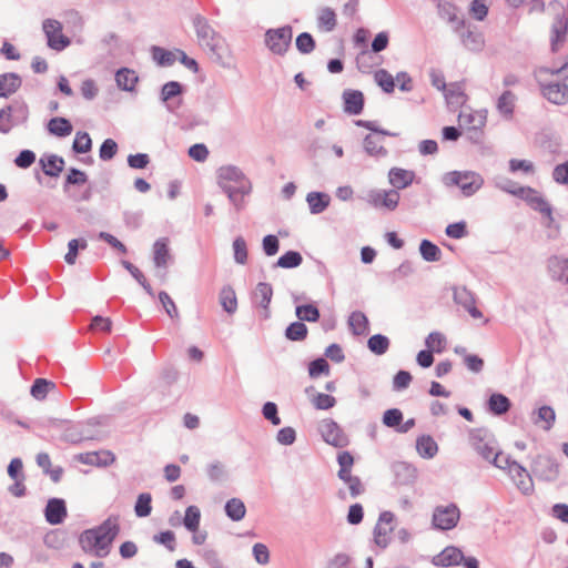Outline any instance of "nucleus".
<instances>
[{"label": "nucleus", "mask_w": 568, "mask_h": 568, "mask_svg": "<svg viewBox=\"0 0 568 568\" xmlns=\"http://www.w3.org/2000/svg\"><path fill=\"white\" fill-rule=\"evenodd\" d=\"M120 532L118 517H109L98 527L84 530L79 537L81 549L89 555L104 558Z\"/></svg>", "instance_id": "1"}, {"label": "nucleus", "mask_w": 568, "mask_h": 568, "mask_svg": "<svg viewBox=\"0 0 568 568\" xmlns=\"http://www.w3.org/2000/svg\"><path fill=\"white\" fill-rule=\"evenodd\" d=\"M442 182L445 186H458L464 196L469 197L476 194L484 185V178L475 171H450L443 175Z\"/></svg>", "instance_id": "2"}, {"label": "nucleus", "mask_w": 568, "mask_h": 568, "mask_svg": "<svg viewBox=\"0 0 568 568\" xmlns=\"http://www.w3.org/2000/svg\"><path fill=\"white\" fill-rule=\"evenodd\" d=\"M469 443L477 454L487 462H490L495 453L498 450L497 442L488 428L481 427L470 429Z\"/></svg>", "instance_id": "3"}, {"label": "nucleus", "mask_w": 568, "mask_h": 568, "mask_svg": "<svg viewBox=\"0 0 568 568\" xmlns=\"http://www.w3.org/2000/svg\"><path fill=\"white\" fill-rule=\"evenodd\" d=\"M293 38V28L288 24L276 29H268L264 34V44L274 54L283 57L290 49Z\"/></svg>", "instance_id": "4"}, {"label": "nucleus", "mask_w": 568, "mask_h": 568, "mask_svg": "<svg viewBox=\"0 0 568 568\" xmlns=\"http://www.w3.org/2000/svg\"><path fill=\"white\" fill-rule=\"evenodd\" d=\"M97 422L90 419L88 422L77 423L65 428L63 439L68 443L77 444L83 440H101L103 433L97 428Z\"/></svg>", "instance_id": "5"}, {"label": "nucleus", "mask_w": 568, "mask_h": 568, "mask_svg": "<svg viewBox=\"0 0 568 568\" xmlns=\"http://www.w3.org/2000/svg\"><path fill=\"white\" fill-rule=\"evenodd\" d=\"M63 26L57 19H44L42 31L47 38V45L54 51H62L71 44L70 38L62 33Z\"/></svg>", "instance_id": "6"}, {"label": "nucleus", "mask_w": 568, "mask_h": 568, "mask_svg": "<svg viewBox=\"0 0 568 568\" xmlns=\"http://www.w3.org/2000/svg\"><path fill=\"white\" fill-rule=\"evenodd\" d=\"M460 519V510L454 503L447 506H436L433 511L432 524L438 530L455 528Z\"/></svg>", "instance_id": "7"}, {"label": "nucleus", "mask_w": 568, "mask_h": 568, "mask_svg": "<svg viewBox=\"0 0 568 568\" xmlns=\"http://www.w3.org/2000/svg\"><path fill=\"white\" fill-rule=\"evenodd\" d=\"M192 23L200 45L205 47L213 52L216 51L220 36L211 27L209 20L201 14H194L192 17Z\"/></svg>", "instance_id": "8"}, {"label": "nucleus", "mask_w": 568, "mask_h": 568, "mask_svg": "<svg viewBox=\"0 0 568 568\" xmlns=\"http://www.w3.org/2000/svg\"><path fill=\"white\" fill-rule=\"evenodd\" d=\"M318 430L324 442L328 445L338 448H343L348 445V437L333 419H323L318 425Z\"/></svg>", "instance_id": "9"}, {"label": "nucleus", "mask_w": 568, "mask_h": 568, "mask_svg": "<svg viewBox=\"0 0 568 568\" xmlns=\"http://www.w3.org/2000/svg\"><path fill=\"white\" fill-rule=\"evenodd\" d=\"M532 471L540 479L551 483L559 478L560 465L555 458L550 456L539 455L534 460Z\"/></svg>", "instance_id": "10"}, {"label": "nucleus", "mask_w": 568, "mask_h": 568, "mask_svg": "<svg viewBox=\"0 0 568 568\" xmlns=\"http://www.w3.org/2000/svg\"><path fill=\"white\" fill-rule=\"evenodd\" d=\"M518 190L519 194L517 197L526 201L535 211L545 214L550 222L554 220L550 204L539 194L537 190L530 186H523V189Z\"/></svg>", "instance_id": "11"}, {"label": "nucleus", "mask_w": 568, "mask_h": 568, "mask_svg": "<svg viewBox=\"0 0 568 568\" xmlns=\"http://www.w3.org/2000/svg\"><path fill=\"white\" fill-rule=\"evenodd\" d=\"M183 92L184 87L178 81H169L162 87L160 98L169 112L174 113L182 105Z\"/></svg>", "instance_id": "12"}, {"label": "nucleus", "mask_w": 568, "mask_h": 568, "mask_svg": "<svg viewBox=\"0 0 568 568\" xmlns=\"http://www.w3.org/2000/svg\"><path fill=\"white\" fill-rule=\"evenodd\" d=\"M216 182L219 187L223 191V187H233L230 182H234L236 185H244V182L251 181L239 166L230 164L217 169Z\"/></svg>", "instance_id": "13"}, {"label": "nucleus", "mask_w": 568, "mask_h": 568, "mask_svg": "<svg viewBox=\"0 0 568 568\" xmlns=\"http://www.w3.org/2000/svg\"><path fill=\"white\" fill-rule=\"evenodd\" d=\"M453 300L456 304L463 306L471 317H483V313L476 307L475 294L466 286H455L453 288Z\"/></svg>", "instance_id": "14"}, {"label": "nucleus", "mask_w": 568, "mask_h": 568, "mask_svg": "<svg viewBox=\"0 0 568 568\" xmlns=\"http://www.w3.org/2000/svg\"><path fill=\"white\" fill-rule=\"evenodd\" d=\"M399 197L396 190H373L368 193V203L375 207H385L393 211L397 207Z\"/></svg>", "instance_id": "15"}, {"label": "nucleus", "mask_w": 568, "mask_h": 568, "mask_svg": "<svg viewBox=\"0 0 568 568\" xmlns=\"http://www.w3.org/2000/svg\"><path fill=\"white\" fill-rule=\"evenodd\" d=\"M541 94L550 103L565 105L568 103V85L564 82H550L540 85Z\"/></svg>", "instance_id": "16"}, {"label": "nucleus", "mask_w": 568, "mask_h": 568, "mask_svg": "<svg viewBox=\"0 0 568 568\" xmlns=\"http://www.w3.org/2000/svg\"><path fill=\"white\" fill-rule=\"evenodd\" d=\"M547 268L554 281L568 285V258L558 255L550 256Z\"/></svg>", "instance_id": "17"}, {"label": "nucleus", "mask_w": 568, "mask_h": 568, "mask_svg": "<svg viewBox=\"0 0 568 568\" xmlns=\"http://www.w3.org/2000/svg\"><path fill=\"white\" fill-rule=\"evenodd\" d=\"M45 520L50 525H60L67 517L65 501L61 498H51L44 509Z\"/></svg>", "instance_id": "18"}, {"label": "nucleus", "mask_w": 568, "mask_h": 568, "mask_svg": "<svg viewBox=\"0 0 568 568\" xmlns=\"http://www.w3.org/2000/svg\"><path fill=\"white\" fill-rule=\"evenodd\" d=\"M344 111L352 115H358L364 109V94L359 90L346 89L342 94Z\"/></svg>", "instance_id": "19"}, {"label": "nucleus", "mask_w": 568, "mask_h": 568, "mask_svg": "<svg viewBox=\"0 0 568 568\" xmlns=\"http://www.w3.org/2000/svg\"><path fill=\"white\" fill-rule=\"evenodd\" d=\"M568 33V16L566 14H557L552 27H551V50L554 52L558 51L559 47L564 44L566 41V36Z\"/></svg>", "instance_id": "20"}, {"label": "nucleus", "mask_w": 568, "mask_h": 568, "mask_svg": "<svg viewBox=\"0 0 568 568\" xmlns=\"http://www.w3.org/2000/svg\"><path fill=\"white\" fill-rule=\"evenodd\" d=\"M251 182H244V185H236L235 187H223V193L227 195L229 201L233 204L236 212H240L244 209V197L251 194Z\"/></svg>", "instance_id": "21"}, {"label": "nucleus", "mask_w": 568, "mask_h": 568, "mask_svg": "<svg viewBox=\"0 0 568 568\" xmlns=\"http://www.w3.org/2000/svg\"><path fill=\"white\" fill-rule=\"evenodd\" d=\"M464 559V554L460 549L454 546L446 547L440 554L434 557L433 564L440 567L456 566Z\"/></svg>", "instance_id": "22"}, {"label": "nucleus", "mask_w": 568, "mask_h": 568, "mask_svg": "<svg viewBox=\"0 0 568 568\" xmlns=\"http://www.w3.org/2000/svg\"><path fill=\"white\" fill-rule=\"evenodd\" d=\"M43 173L51 178H58L64 169V159L57 154H48L39 160Z\"/></svg>", "instance_id": "23"}, {"label": "nucleus", "mask_w": 568, "mask_h": 568, "mask_svg": "<svg viewBox=\"0 0 568 568\" xmlns=\"http://www.w3.org/2000/svg\"><path fill=\"white\" fill-rule=\"evenodd\" d=\"M462 43L464 47L474 52H479L483 50L485 40L484 36L480 32H475L470 29L464 30V28H459V32H457Z\"/></svg>", "instance_id": "24"}, {"label": "nucleus", "mask_w": 568, "mask_h": 568, "mask_svg": "<svg viewBox=\"0 0 568 568\" xmlns=\"http://www.w3.org/2000/svg\"><path fill=\"white\" fill-rule=\"evenodd\" d=\"M489 463L499 469H508L509 474L516 473L519 477L526 474V468L524 466L516 460H513L510 456H504L499 450L495 453Z\"/></svg>", "instance_id": "25"}, {"label": "nucleus", "mask_w": 568, "mask_h": 568, "mask_svg": "<svg viewBox=\"0 0 568 568\" xmlns=\"http://www.w3.org/2000/svg\"><path fill=\"white\" fill-rule=\"evenodd\" d=\"M438 14L442 19L446 20L449 23H455L454 31L459 32V28L465 27V21L463 19H458L457 17V8L448 2V1H439L437 3Z\"/></svg>", "instance_id": "26"}, {"label": "nucleus", "mask_w": 568, "mask_h": 568, "mask_svg": "<svg viewBox=\"0 0 568 568\" xmlns=\"http://www.w3.org/2000/svg\"><path fill=\"white\" fill-rule=\"evenodd\" d=\"M392 468L396 483L399 485H409L416 479V469L405 462H396Z\"/></svg>", "instance_id": "27"}, {"label": "nucleus", "mask_w": 568, "mask_h": 568, "mask_svg": "<svg viewBox=\"0 0 568 568\" xmlns=\"http://www.w3.org/2000/svg\"><path fill=\"white\" fill-rule=\"evenodd\" d=\"M22 84L18 73L9 72L0 75V98H8L16 93Z\"/></svg>", "instance_id": "28"}, {"label": "nucleus", "mask_w": 568, "mask_h": 568, "mask_svg": "<svg viewBox=\"0 0 568 568\" xmlns=\"http://www.w3.org/2000/svg\"><path fill=\"white\" fill-rule=\"evenodd\" d=\"M273 288L271 284L260 282L254 291V301L264 310V318L270 316L268 305L272 301Z\"/></svg>", "instance_id": "29"}, {"label": "nucleus", "mask_w": 568, "mask_h": 568, "mask_svg": "<svg viewBox=\"0 0 568 568\" xmlns=\"http://www.w3.org/2000/svg\"><path fill=\"white\" fill-rule=\"evenodd\" d=\"M415 173L414 171L404 170L400 168H393L388 172L389 183L395 189H405L410 185L414 181Z\"/></svg>", "instance_id": "30"}, {"label": "nucleus", "mask_w": 568, "mask_h": 568, "mask_svg": "<svg viewBox=\"0 0 568 568\" xmlns=\"http://www.w3.org/2000/svg\"><path fill=\"white\" fill-rule=\"evenodd\" d=\"M47 130L51 135L65 138L72 133L73 126L67 118L55 116L49 120Z\"/></svg>", "instance_id": "31"}, {"label": "nucleus", "mask_w": 568, "mask_h": 568, "mask_svg": "<svg viewBox=\"0 0 568 568\" xmlns=\"http://www.w3.org/2000/svg\"><path fill=\"white\" fill-rule=\"evenodd\" d=\"M138 81L139 77L134 70L121 68L115 73L116 85L123 91L132 92L135 89Z\"/></svg>", "instance_id": "32"}, {"label": "nucleus", "mask_w": 568, "mask_h": 568, "mask_svg": "<svg viewBox=\"0 0 568 568\" xmlns=\"http://www.w3.org/2000/svg\"><path fill=\"white\" fill-rule=\"evenodd\" d=\"M317 28L324 32H332L337 24L336 13L329 7H324L318 10L316 19Z\"/></svg>", "instance_id": "33"}, {"label": "nucleus", "mask_w": 568, "mask_h": 568, "mask_svg": "<svg viewBox=\"0 0 568 568\" xmlns=\"http://www.w3.org/2000/svg\"><path fill=\"white\" fill-rule=\"evenodd\" d=\"M306 201L310 206V212L312 214H320L328 207L331 197L323 192H310L306 196Z\"/></svg>", "instance_id": "34"}, {"label": "nucleus", "mask_w": 568, "mask_h": 568, "mask_svg": "<svg viewBox=\"0 0 568 568\" xmlns=\"http://www.w3.org/2000/svg\"><path fill=\"white\" fill-rule=\"evenodd\" d=\"M416 449L420 457L430 459L438 452V445L429 435H422L416 439Z\"/></svg>", "instance_id": "35"}, {"label": "nucleus", "mask_w": 568, "mask_h": 568, "mask_svg": "<svg viewBox=\"0 0 568 568\" xmlns=\"http://www.w3.org/2000/svg\"><path fill=\"white\" fill-rule=\"evenodd\" d=\"M170 260L168 239H159L153 244V262L156 267H166Z\"/></svg>", "instance_id": "36"}, {"label": "nucleus", "mask_w": 568, "mask_h": 568, "mask_svg": "<svg viewBox=\"0 0 568 568\" xmlns=\"http://www.w3.org/2000/svg\"><path fill=\"white\" fill-rule=\"evenodd\" d=\"M458 119L460 123L469 125L468 128L475 135H478L479 129L486 124V115L483 112L465 113L462 111Z\"/></svg>", "instance_id": "37"}, {"label": "nucleus", "mask_w": 568, "mask_h": 568, "mask_svg": "<svg viewBox=\"0 0 568 568\" xmlns=\"http://www.w3.org/2000/svg\"><path fill=\"white\" fill-rule=\"evenodd\" d=\"M219 300L221 306L226 313L234 314L236 312L237 298L235 291L231 285H225L221 288Z\"/></svg>", "instance_id": "38"}, {"label": "nucleus", "mask_w": 568, "mask_h": 568, "mask_svg": "<svg viewBox=\"0 0 568 568\" xmlns=\"http://www.w3.org/2000/svg\"><path fill=\"white\" fill-rule=\"evenodd\" d=\"M510 399L504 394L494 393L488 399V408L494 415H504L510 409Z\"/></svg>", "instance_id": "39"}, {"label": "nucleus", "mask_w": 568, "mask_h": 568, "mask_svg": "<svg viewBox=\"0 0 568 568\" xmlns=\"http://www.w3.org/2000/svg\"><path fill=\"white\" fill-rule=\"evenodd\" d=\"M180 377V373L176 367L172 364H165L159 375V387L163 390H168L172 385H174Z\"/></svg>", "instance_id": "40"}, {"label": "nucleus", "mask_w": 568, "mask_h": 568, "mask_svg": "<svg viewBox=\"0 0 568 568\" xmlns=\"http://www.w3.org/2000/svg\"><path fill=\"white\" fill-rule=\"evenodd\" d=\"M444 92L447 104L450 106H460L467 100V95L465 94L462 85L457 82L450 83Z\"/></svg>", "instance_id": "41"}, {"label": "nucleus", "mask_w": 568, "mask_h": 568, "mask_svg": "<svg viewBox=\"0 0 568 568\" xmlns=\"http://www.w3.org/2000/svg\"><path fill=\"white\" fill-rule=\"evenodd\" d=\"M226 516L233 521H240L245 517L246 507L240 498H231L224 506Z\"/></svg>", "instance_id": "42"}, {"label": "nucleus", "mask_w": 568, "mask_h": 568, "mask_svg": "<svg viewBox=\"0 0 568 568\" xmlns=\"http://www.w3.org/2000/svg\"><path fill=\"white\" fill-rule=\"evenodd\" d=\"M295 315L301 322L315 323L320 320L321 313L313 303L302 304L295 307Z\"/></svg>", "instance_id": "43"}, {"label": "nucleus", "mask_w": 568, "mask_h": 568, "mask_svg": "<svg viewBox=\"0 0 568 568\" xmlns=\"http://www.w3.org/2000/svg\"><path fill=\"white\" fill-rule=\"evenodd\" d=\"M363 146L371 156L385 158L388 154L387 150L381 145V140L373 134H367L364 138Z\"/></svg>", "instance_id": "44"}, {"label": "nucleus", "mask_w": 568, "mask_h": 568, "mask_svg": "<svg viewBox=\"0 0 568 568\" xmlns=\"http://www.w3.org/2000/svg\"><path fill=\"white\" fill-rule=\"evenodd\" d=\"M308 328L300 320L291 323L285 329V337L292 342H302L307 337Z\"/></svg>", "instance_id": "45"}, {"label": "nucleus", "mask_w": 568, "mask_h": 568, "mask_svg": "<svg viewBox=\"0 0 568 568\" xmlns=\"http://www.w3.org/2000/svg\"><path fill=\"white\" fill-rule=\"evenodd\" d=\"M201 511L197 506H189L185 509V515L182 519V524L186 530L196 532L200 527Z\"/></svg>", "instance_id": "46"}, {"label": "nucleus", "mask_w": 568, "mask_h": 568, "mask_svg": "<svg viewBox=\"0 0 568 568\" xmlns=\"http://www.w3.org/2000/svg\"><path fill=\"white\" fill-rule=\"evenodd\" d=\"M515 100L516 97L511 91L506 90L503 92L497 100V110L499 113L507 118L511 116L514 113Z\"/></svg>", "instance_id": "47"}, {"label": "nucleus", "mask_w": 568, "mask_h": 568, "mask_svg": "<svg viewBox=\"0 0 568 568\" xmlns=\"http://www.w3.org/2000/svg\"><path fill=\"white\" fill-rule=\"evenodd\" d=\"M367 347L375 355H384L389 348V339L383 334H375L368 338Z\"/></svg>", "instance_id": "48"}, {"label": "nucleus", "mask_w": 568, "mask_h": 568, "mask_svg": "<svg viewBox=\"0 0 568 568\" xmlns=\"http://www.w3.org/2000/svg\"><path fill=\"white\" fill-rule=\"evenodd\" d=\"M419 253L427 262H437L442 257L440 248L428 240H423L419 244Z\"/></svg>", "instance_id": "49"}, {"label": "nucleus", "mask_w": 568, "mask_h": 568, "mask_svg": "<svg viewBox=\"0 0 568 568\" xmlns=\"http://www.w3.org/2000/svg\"><path fill=\"white\" fill-rule=\"evenodd\" d=\"M348 324L354 335H362L368 327V318L361 311H355L349 315Z\"/></svg>", "instance_id": "50"}, {"label": "nucleus", "mask_w": 568, "mask_h": 568, "mask_svg": "<svg viewBox=\"0 0 568 568\" xmlns=\"http://www.w3.org/2000/svg\"><path fill=\"white\" fill-rule=\"evenodd\" d=\"M303 257L297 251H287L278 257L275 267L294 268L302 264Z\"/></svg>", "instance_id": "51"}, {"label": "nucleus", "mask_w": 568, "mask_h": 568, "mask_svg": "<svg viewBox=\"0 0 568 568\" xmlns=\"http://www.w3.org/2000/svg\"><path fill=\"white\" fill-rule=\"evenodd\" d=\"M494 186L503 192L518 196L519 190L523 189L517 182L510 180L507 176L498 175L493 179Z\"/></svg>", "instance_id": "52"}, {"label": "nucleus", "mask_w": 568, "mask_h": 568, "mask_svg": "<svg viewBox=\"0 0 568 568\" xmlns=\"http://www.w3.org/2000/svg\"><path fill=\"white\" fill-rule=\"evenodd\" d=\"M92 149V140L88 132L78 131L72 143V151L78 154H84Z\"/></svg>", "instance_id": "53"}, {"label": "nucleus", "mask_w": 568, "mask_h": 568, "mask_svg": "<svg viewBox=\"0 0 568 568\" xmlns=\"http://www.w3.org/2000/svg\"><path fill=\"white\" fill-rule=\"evenodd\" d=\"M54 387V383L44 378H37L31 386L30 393L36 399H44L49 390Z\"/></svg>", "instance_id": "54"}, {"label": "nucleus", "mask_w": 568, "mask_h": 568, "mask_svg": "<svg viewBox=\"0 0 568 568\" xmlns=\"http://www.w3.org/2000/svg\"><path fill=\"white\" fill-rule=\"evenodd\" d=\"M295 45L302 54H310L315 50L316 42L310 32H302L296 37Z\"/></svg>", "instance_id": "55"}, {"label": "nucleus", "mask_w": 568, "mask_h": 568, "mask_svg": "<svg viewBox=\"0 0 568 568\" xmlns=\"http://www.w3.org/2000/svg\"><path fill=\"white\" fill-rule=\"evenodd\" d=\"M374 79L376 83L383 89L386 93L394 92L395 89V80L393 75L385 69H379L374 73Z\"/></svg>", "instance_id": "56"}, {"label": "nucleus", "mask_w": 568, "mask_h": 568, "mask_svg": "<svg viewBox=\"0 0 568 568\" xmlns=\"http://www.w3.org/2000/svg\"><path fill=\"white\" fill-rule=\"evenodd\" d=\"M152 57L162 67H170L176 60L174 52L156 45L152 47Z\"/></svg>", "instance_id": "57"}, {"label": "nucleus", "mask_w": 568, "mask_h": 568, "mask_svg": "<svg viewBox=\"0 0 568 568\" xmlns=\"http://www.w3.org/2000/svg\"><path fill=\"white\" fill-rule=\"evenodd\" d=\"M152 497L149 493H142L138 496L134 511L138 517H148L152 511Z\"/></svg>", "instance_id": "58"}, {"label": "nucleus", "mask_w": 568, "mask_h": 568, "mask_svg": "<svg viewBox=\"0 0 568 568\" xmlns=\"http://www.w3.org/2000/svg\"><path fill=\"white\" fill-rule=\"evenodd\" d=\"M403 418L404 416L400 409L389 408L384 412L382 420L386 427L395 428L397 430L399 425L403 423Z\"/></svg>", "instance_id": "59"}, {"label": "nucleus", "mask_w": 568, "mask_h": 568, "mask_svg": "<svg viewBox=\"0 0 568 568\" xmlns=\"http://www.w3.org/2000/svg\"><path fill=\"white\" fill-rule=\"evenodd\" d=\"M338 478L348 486L349 494L353 498L358 497L365 491L364 485L358 476H353L352 473H349Z\"/></svg>", "instance_id": "60"}, {"label": "nucleus", "mask_w": 568, "mask_h": 568, "mask_svg": "<svg viewBox=\"0 0 568 568\" xmlns=\"http://www.w3.org/2000/svg\"><path fill=\"white\" fill-rule=\"evenodd\" d=\"M337 463L339 465V469L337 471V477H344L345 475L352 473V467L354 465V457L349 452H341L337 455Z\"/></svg>", "instance_id": "61"}, {"label": "nucleus", "mask_w": 568, "mask_h": 568, "mask_svg": "<svg viewBox=\"0 0 568 568\" xmlns=\"http://www.w3.org/2000/svg\"><path fill=\"white\" fill-rule=\"evenodd\" d=\"M516 484L517 488L524 494V495H530L534 491V484L530 475L526 470V474H524L521 477L517 476L516 473L509 474Z\"/></svg>", "instance_id": "62"}, {"label": "nucleus", "mask_w": 568, "mask_h": 568, "mask_svg": "<svg viewBox=\"0 0 568 568\" xmlns=\"http://www.w3.org/2000/svg\"><path fill=\"white\" fill-rule=\"evenodd\" d=\"M153 541L163 545L169 551H174L176 548L175 534L172 530H165L154 535Z\"/></svg>", "instance_id": "63"}, {"label": "nucleus", "mask_w": 568, "mask_h": 568, "mask_svg": "<svg viewBox=\"0 0 568 568\" xmlns=\"http://www.w3.org/2000/svg\"><path fill=\"white\" fill-rule=\"evenodd\" d=\"M118 152V143L113 139H105L99 150V156L102 161L112 160Z\"/></svg>", "instance_id": "64"}]
</instances>
